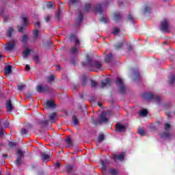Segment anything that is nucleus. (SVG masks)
<instances>
[{"mask_svg":"<svg viewBox=\"0 0 175 175\" xmlns=\"http://www.w3.org/2000/svg\"><path fill=\"white\" fill-rule=\"evenodd\" d=\"M81 65L83 68H95L96 69H100L102 68V63L98 60L92 59L90 55L86 56V59L82 62Z\"/></svg>","mask_w":175,"mask_h":175,"instance_id":"nucleus-1","label":"nucleus"},{"mask_svg":"<svg viewBox=\"0 0 175 175\" xmlns=\"http://www.w3.org/2000/svg\"><path fill=\"white\" fill-rule=\"evenodd\" d=\"M142 98L143 99H146V100H151L153 99L154 100H155V102H157L158 103L161 102V96L158 95L154 96V94H152V92H151L148 93H144L142 95Z\"/></svg>","mask_w":175,"mask_h":175,"instance_id":"nucleus-2","label":"nucleus"},{"mask_svg":"<svg viewBox=\"0 0 175 175\" xmlns=\"http://www.w3.org/2000/svg\"><path fill=\"white\" fill-rule=\"evenodd\" d=\"M116 84L118 87H119V92L120 94H124L126 91V89L125 88V85H124V81L121 78L118 77L116 81Z\"/></svg>","mask_w":175,"mask_h":175,"instance_id":"nucleus-3","label":"nucleus"},{"mask_svg":"<svg viewBox=\"0 0 175 175\" xmlns=\"http://www.w3.org/2000/svg\"><path fill=\"white\" fill-rule=\"evenodd\" d=\"M161 31L162 32H169V23L166 19H163L161 23Z\"/></svg>","mask_w":175,"mask_h":175,"instance_id":"nucleus-4","label":"nucleus"},{"mask_svg":"<svg viewBox=\"0 0 175 175\" xmlns=\"http://www.w3.org/2000/svg\"><path fill=\"white\" fill-rule=\"evenodd\" d=\"M36 91H37V92L42 94L43 92H47L50 91V88L47 85H45L44 86L38 85L36 87Z\"/></svg>","mask_w":175,"mask_h":175,"instance_id":"nucleus-5","label":"nucleus"},{"mask_svg":"<svg viewBox=\"0 0 175 175\" xmlns=\"http://www.w3.org/2000/svg\"><path fill=\"white\" fill-rule=\"evenodd\" d=\"M111 85V78H107L101 81V88H106Z\"/></svg>","mask_w":175,"mask_h":175,"instance_id":"nucleus-6","label":"nucleus"},{"mask_svg":"<svg viewBox=\"0 0 175 175\" xmlns=\"http://www.w3.org/2000/svg\"><path fill=\"white\" fill-rule=\"evenodd\" d=\"M98 122V124H100V125L103 122H109V119H107V118L106 117V113L105 112H103L100 115Z\"/></svg>","mask_w":175,"mask_h":175,"instance_id":"nucleus-7","label":"nucleus"},{"mask_svg":"<svg viewBox=\"0 0 175 175\" xmlns=\"http://www.w3.org/2000/svg\"><path fill=\"white\" fill-rule=\"evenodd\" d=\"M125 158V153H121L120 154H113V159L114 162H117V161H120L122 162Z\"/></svg>","mask_w":175,"mask_h":175,"instance_id":"nucleus-8","label":"nucleus"},{"mask_svg":"<svg viewBox=\"0 0 175 175\" xmlns=\"http://www.w3.org/2000/svg\"><path fill=\"white\" fill-rule=\"evenodd\" d=\"M126 130V127L120 123H117L115 126L116 132H124Z\"/></svg>","mask_w":175,"mask_h":175,"instance_id":"nucleus-9","label":"nucleus"},{"mask_svg":"<svg viewBox=\"0 0 175 175\" xmlns=\"http://www.w3.org/2000/svg\"><path fill=\"white\" fill-rule=\"evenodd\" d=\"M122 18V16L120 13V12H116L113 14V20L116 21V23H118V21H121Z\"/></svg>","mask_w":175,"mask_h":175,"instance_id":"nucleus-10","label":"nucleus"},{"mask_svg":"<svg viewBox=\"0 0 175 175\" xmlns=\"http://www.w3.org/2000/svg\"><path fill=\"white\" fill-rule=\"evenodd\" d=\"M36 124H38V125H40L41 128H44V126H47L49 125V120H42L38 119L36 120Z\"/></svg>","mask_w":175,"mask_h":175,"instance_id":"nucleus-11","label":"nucleus"},{"mask_svg":"<svg viewBox=\"0 0 175 175\" xmlns=\"http://www.w3.org/2000/svg\"><path fill=\"white\" fill-rule=\"evenodd\" d=\"M93 10L94 12H95V13L103 14V10H102V4H97Z\"/></svg>","mask_w":175,"mask_h":175,"instance_id":"nucleus-12","label":"nucleus"},{"mask_svg":"<svg viewBox=\"0 0 175 175\" xmlns=\"http://www.w3.org/2000/svg\"><path fill=\"white\" fill-rule=\"evenodd\" d=\"M52 107H55V104L53 100H48L44 106V109H51Z\"/></svg>","mask_w":175,"mask_h":175,"instance_id":"nucleus-13","label":"nucleus"},{"mask_svg":"<svg viewBox=\"0 0 175 175\" xmlns=\"http://www.w3.org/2000/svg\"><path fill=\"white\" fill-rule=\"evenodd\" d=\"M16 46V42L14 41H12L11 42L7 44L5 49L8 51H10V50H13L14 46Z\"/></svg>","mask_w":175,"mask_h":175,"instance_id":"nucleus-14","label":"nucleus"},{"mask_svg":"<svg viewBox=\"0 0 175 175\" xmlns=\"http://www.w3.org/2000/svg\"><path fill=\"white\" fill-rule=\"evenodd\" d=\"M5 107L8 109V111H13V105L12 104V100H8L5 103Z\"/></svg>","mask_w":175,"mask_h":175,"instance_id":"nucleus-15","label":"nucleus"},{"mask_svg":"<svg viewBox=\"0 0 175 175\" xmlns=\"http://www.w3.org/2000/svg\"><path fill=\"white\" fill-rule=\"evenodd\" d=\"M105 62H107V63H110L113 61V54L111 53H109L108 55H107L105 57V59H104Z\"/></svg>","mask_w":175,"mask_h":175,"instance_id":"nucleus-16","label":"nucleus"},{"mask_svg":"<svg viewBox=\"0 0 175 175\" xmlns=\"http://www.w3.org/2000/svg\"><path fill=\"white\" fill-rule=\"evenodd\" d=\"M161 139H170L172 137V134L169 131L164 132L161 134Z\"/></svg>","mask_w":175,"mask_h":175,"instance_id":"nucleus-17","label":"nucleus"},{"mask_svg":"<svg viewBox=\"0 0 175 175\" xmlns=\"http://www.w3.org/2000/svg\"><path fill=\"white\" fill-rule=\"evenodd\" d=\"M14 163L16 166H17L18 167H20V166H21V164L23 163V159L20 157H16V159L14 161Z\"/></svg>","mask_w":175,"mask_h":175,"instance_id":"nucleus-18","label":"nucleus"},{"mask_svg":"<svg viewBox=\"0 0 175 175\" xmlns=\"http://www.w3.org/2000/svg\"><path fill=\"white\" fill-rule=\"evenodd\" d=\"M5 75H10V73H12V66L8 65L5 66Z\"/></svg>","mask_w":175,"mask_h":175,"instance_id":"nucleus-19","label":"nucleus"},{"mask_svg":"<svg viewBox=\"0 0 175 175\" xmlns=\"http://www.w3.org/2000/svg\"><path fill=\"white\" fill-rule=\"evenodd\" d=\"M70 53L72 55H76L77 54V48L76 46H72L70 49Z\"/></svg>","mask_w":175,"mask_h":175,"instance_id":"nucleus-20","label":"nucleus"},{"mask_svg":"<svg viewBox=\"0 0 175 175\" xmlns=\"http://www.w3.org/2000/svg\"><path fill=\"white\" fill-rule=\"evenodd\" d=\"M23 58H27V57H28V55H29V54H31V49H29V48L26 49V50H25L23 51Z\"/></svg>","mask_w":175,"mask_h":175,"instance_id":"nucleus-21","label":"nucleus"},{"mask_svg":"<svg viewBox=\"0 0 175 175\" xmlns=\"http://www.w3.org/2000/svg\"><path fill=\"white\" fill-rule=\"evenodd\" d=\"M55 18L57 21H59V20L61 19V9H59V8L57 9V11L56 12Z\"/></svg>","mask_w":175,"mask_h":175,"instance_id":"nucleus-22","label":"nucleus"},{"mask_svg":"<svg viewBox=\"0 0 175 175\" xmlns=\"http://www.w3.org/2000/svg\"><path fill=\"white\" fill-rule=\"evenodd\" d=\"M148 114V111L146 109L139 112V117H146Z\"/></svg>","mask_w":175,"mask_h":175,"instance_id":"nucleus-23","label":"nucleus"},{"mask_svg":"<svg viewBox=\"0 0 175 175\" xmlns=\"http://www.w3.org/2000/svg\"><path fill=\"white\" fill-rule=\"evenodd\" d=\"M55 118H57V113H53L51 115L49 116V120L51 122H55Z\"/></svg>","mask_w":175,"mask_h":175,"instance_id":"nucleus-24","label":"nucleus"},{"mask_svg":"<svg viewBox=\"0 0 175 175\" xmlns=\"http://www.w3.org/2000/svg\"><path fill=\"white\" fill-rule=\"evenodd\" d=\"M13 32H14V29L13 27H10L7 31V36L8 38H12V35H13Z\"/></svg>","mask_w":175,"mask_h":175,"instance_id":"nucleus-25","label":"nucleus"},{"mask_svg":"<svg viewBox=\"0 0 175 175\" xmlns=\"http://www.w3.org/2000/svg\"><path fill=\"white\" fill-rule=\"evenodd\" d=\"M16 152L18 154L17 158H21V159L24 158V152H23V151L21 149H18Z\"/></svg>","mask_w":175,"mask_h":175,"instance_id":"nucleus-26","label":"nucleus"},{"mask_svg":"<svg viewBox=\"0 0 175 175\" xmlns=\"http://www.w3.org/2000/svg\"><path fill=\"white\" fill-rule=\"evenodd\" d=\"M120 31L121 30L118 27H113L112 33H113V35H118V33H120Z\"/></svg>","mask_w":175,"mask_h":175,"instance_id":"nucleus-27","label":"nucleus"},{"mask_svg":"<svg viewBox=\"0 0 175 175\" xmlns=\"http://www.w3.org/2000/svg\"><path fill=\"white\" fill-rule=\"evenodd\" d=\"M40 157H41V159L43 161H46V159H49V158H50V155L49 154H44V153H42Z\"/></svg>","mask_w":175,"mask_h":175,"instance_id":"nucleus-28","label":"nucleus"},{"mask_svg":"<svg viewBox=\"0 0 175 175\" xmlns=\"http://www.w3.org/2000/svg\"><path fill=\"white\" fill-rule=\"evenodd\" d=\"M87 85V77L83 76L82 77V80H81V85L82 87H84Z\"/></svg>","mask_w":175,"mask_h":175,"instance_id":"nucleus-29","label":"nucleus"},{"mask_svg":"<svg viewBox=\"0 0 175 175\" xmlns=\"http://www.w3.org/2000/svg\"><path fill=\"white\" fill-rule=\"evenodd\" d=\"M100 163L102 165V168H101L102 172L105 173V172H106V169H107L106 165H105V161L103 160H101Z\"/></svg>","mask_w":175,"mask_h":175,"instance_id":"nucleus-30","label":"nucleus"},{"mask_svg":"<svg viewBox=\"0 0 175 175\" xmlns=\"http://www.w3.org/2000/svg\"><path fill=\"white\" fill-rule=\"evenodd\" d=\"M174 81H175L174 75H171V77H170V80L168 81L170 85H173V83H174Z\"/></svg>","mask_w":175,"mask_h":175,"instance_id":"nucleus-31","label":"nucleus"},{"mask_svg":"<svg viewBox=\"0 0 175 175\" xmlns=\"http://www.w3.org/2000/svg\"><path fill=\"white\" fill-rule=\"evenodd\" d=\"M123 42H120L115 45L116 50H120V49H122Z\"/></svg>","mask_w":175,"mask_h":175,"instance_id":"nucleus-32","label":"nucleus"},{"mask_svg":"<svg viewBox=\"0 0 175 175\" xmlns=\"http://www.w3.org/2000/svg\"><path fill=\"white\" fill-rule=\"evenodd\" d=\"M72 122L74 124V125H79V120H77V118L76 117V116H72Z\"/></svg>","mask_w":175,"mask_h":175,"instance_id":"nucleus-33","label":"nucleus"},{"mask_svg":"<svg viewBox=\"0 0 175 175\" xmlns=\"http://www.w3.org/2000/svg\"><path fill=\"white\" fill-rule=\"evenodd\" d=\"M66 144L68 146H73V142H72V139L70 137H68L66 139Z\"/></svg>","mask_w":175,"mask_h":175,"instance_id":"nucleus-34","label":"nucleus"},{"mask_svg":"<svg viewBox=\"0 0 175 175\" xmlns=\"http://www.w3.org/2000/svg\"><path fill=\"white\" fill-rule=\"evenodd\" d=\"M33 38L34 39H36V38H38V36H39V30H38V29H36L33 31Z\"/></svg>","mask_w":175,"mask_h":175,"instance_id":"nucleus-35","label":"nucleus"},{"mask_svg":"<svg viewBox=\"0 0 175 175\" xmlns=\"http://www.w3.org/2000/svg\"><path fill=\"white\" fill-rule=\"evenodd\" d=\"M54 80H55V76L54 75H49L47 78L49 83H51V81H54Z\"/></svg>","mask_w":175,"mask_h":175,"instance_id":"nucleus-36","label":"nucleus"},{"mask_svg":"<svg viewBox=\"0 0 175 175\" xmlns=\"http://www.w3.org/2000/svg\"><path fill=\"white\" fill-rule=\"evenodd\" d=\"M22 43H27L28 42V36L24 35L22 36V40H21Z\"/></svg>","mask_w":175,"mask_h":175,"instance_id":"nucleus-37","label":"nucleus"},{"mask_svg":"<svg viewBox=\"0 0 175 175\" xmlns=\"http://www.w3.org/2000/svg\"><path fill=\"white\" fill-rule=\"evenodd\" d=\"M27 133H28V131H27V129H22L21 130V135H22L23 136V137L27 136Z\"/></svg>","mask_w":175,"mask_h":175,"instance_id":"nucleus-38","label":"nucleus"},{"mask_svg":"<svg viewBox=\"0 0 175 175\" xmlns=\"http://www.w3.org/2000/svg\"><path fill=\"white\" fill-rule=\"evenodd\" d=\"M105 140V135L103 134H101L98 136V143H102Z\"/></svg>","mask_w":175,"mask_h":175,"instance_id":"nucleus-39","label":"nucleus"},{"mask_svg":"<svg viewBox=\"0 0 175 175\" xmlns=\"http://www.w3.org/2000/svg\"><path fill=\"white\" fill-rule=\"evenodd\" d=\"M83 13L79 12L78 15V23H81L83 18Z\"/></svg>","mask_w":175,"mask_h":175,"instance_id":"nucleus-40","label":"nucleus"},{"mask_svg":"<svg viewBox=\"0 0 175 175\" xmlns=\"http://www.w3.org/2000/svg\"><path fill=\"white\" fill-rule=\"evenodd\" d=\"M77 39V38H76V35H75V33H72L70 35L69 40H70V42H72V40H75Z\"/></svg>","mask_w":175,"mask_h":175,"instance_id":"nucleus-41","label":"nucleus"},{"mask_svg":"<svg viewBox=\"0 0 175 175\" xmlns=\"http://www.w3.org/2000/svg\"><path fill=\"white\" fill-rule=\"evenodd\" d=\"M135 78H134V81H137V80H140V74L139 72H136L135 74Z\"/></svg>","mask_w":175,"mask_h":175,"instance_id":"nucleus-42","label":"nucleus"},{"mask_svg":"<svg viewBox=\"0 0 175 175\" xmlns=\"http://www.w3.org/2000/svg\"><path fill=\"white\" fill-rule=\"evenodd\" d=\"M138 133L140 135V136H144V135H146V131H144V129H139Z\"/></svg>","mask_w":175,"mask_h":175,"instance_id":"nucleus-43","label":"nucleus"},{"mask_svg":"<svg viewBox=\"0 0 175 175\" xmlns=\"http://www.w3.org/2000/svg\"><path fill=\"white\" fill-rule=\"evenodd\" d=\"M90 9H91V4L86 3L85 4V13H87L88 12H89Z\"/></svg>","mask_w":175,"mask_h":175,"instance_id":"nucleus-44","label":"nucleus"},{"mask_svg":"<svg viewBox=\"0 0 175 175\" xmlns=\"http://www.w3.org/2000/svg\"><path fill=\"white\" fill-rule=\"evenodd\" d=\"M5 133H6V131L3 129V128H0V137H3L5 136Z\"/></svg>","mask_w":175,"mask_h":175,"instance_id":"nucleus-45","label":"nucleus"},{"mask_svg":"<svg viewBox=\"0 0 175 175\" xmlns=\"http://www.w3.org/2000/svg\"><path fill=\"white\" fill-rule=\"evenodd\" d=\"M151 12V7L146 5L144 9V13H150Z\"/></svg>","mask_w":175,"mask_h":175,"instance_id":"nucleus-46","label":"nucleus"},{"mask_svg":"<svg viewBox=\"0 0 175 175\" xmlns=\"http://www.w3.org/2000/svg\"><path fill=\"white\" fill-rule=\"evenodd\" d=\"M96 85H98V82H96V81L92 80L91 81V87H92V88H96Z\"/></svg>","mask_w":175,"mask_h":175,"instance_id":"nucleus-47","label":"nucleus"},{"mask_svg":"<svg viewBox=\"0 0 175 175\" xmlns=\"http://www.w3.org/2000/svg\"><path fill=\"white\" fill-rule=\"evenodd\" d=\"M66 170H67V173H70L72 172V170H73V166L72 165H67Z\"/></svg>","mask_w":175,"mask_h":175,"instance_id":"nucleus-48","label":"nucleus"},{"mask_svg":"<svg viewBox=\"0 0 175 175\" xmlns=\"http://www.w3.org/2000/svg\"><path fill=\"white\" fill-rule=\"evenodd\" d=\"M33 59L35 61L36 64H39V55H35Z\"/></svg>","mask_w":175,"mask_h":175,"instance_id":"nucleus-49","label":"nucleus"},{"mask_svg":"<svg viewBox=\"0 0 175 175\" xmlns=\"http://www.w3.org/2000/svg\"><path fill=\"white\" fill-rule=\"evenodd\" d=\"M24 88H25V85H24V84H21V85H18V91H23V90H24Z\"/></svg>","mask_w":175,"mask_h":175,"instance_id":"nucleus-50","label":"nucleus"},{"mask_svg":"<svg viewBox=\"0 0 175 175\" xmlns=\"http://www.w3.org/2000/svg\"><path fill=\"white\" fill-rule=\"evenodd\" d=\"M54 5L53 4V2H49L46 4V8L48 9H53Z\"/></svg>","mask_w":175,"mask_h":175,"instance_id":"nucleus-51","label":"nucleus"},{"mask_svg":"<svg viewBox=\"0 0 175 175\" xmlns=\"http://www.w3.org/2000/svg\"><path fill=\"white\" fill-rule=\"evenodd\" d=\"M8 146H10V147H16L17 144L14 142H10Z\"/></svg>","mask_w":175,"mask_h":175,"instance_id":"nucleus-52","label":"nucleus"},{"mask_svg":"<svg viewBox=\"0 0 175 175\" xmlns=\"http://www.w3.org/2000/svg\"><path fill=\"white\" fill-rule=\"evenodd\" d=\"M109 174L111 175H117V171L114 169H111L109 170Z\"/></svg>","mask_w":175,"mask_h":175,"instance_id":"nucleus-53","label":"nucleus"},{"mask_svg":"<svg viewBox=\"0 0 175 175\" xmlns=\"http://www.w3.org/2000/svg\"><path fill=\"white\" fill-rule=\"evenodd\" d=\"M164 129H165V131H169V129H170V124L166 123L164 125Z\"/></svg>","mask_w":175,"mask_h":175,"instance_id":"nucleus-54","label":"nucleus"},{"mask_svg":"<svg viewBox=\"0 0 175 175\" xmlns=\"http://www.w3.org/2000/svg\"><path fill=\"white\" fill-rule=\"evenodd\" d=\"M18 32L23 33L24 31V27L21 25H18Z\"/></svg>","mask_w":175,"mask_h":175,"instance_id":"nucleus-55","label":"nucleus"},{"mask_svg":"<svg viewBox=\"0 0 175 175\" xmlns=\"http://www.w3.org/2000/svg\"><path fill=\"white\" fill-rule=\"evenodd\" d=\"M23 24H24L25 26L28 24V21L27 20L26 17L23 18Z\"/></svg>","mask_w":175,"mask_h":175,"instance_id":"nucleus-56","label":"nucleus"},{"mask_svg":"<svg viewBox=\"0 0 175 175\" xmlns=\"http://www.w3.org/2000/svg\"><path fill=\"white\" fill-rule=\"evenodd\" d=\"M25 70L26 72H29V70H31V67L29 66V65L27 64V65L25 66Z\"/></svg>","mask_w":175,"mask_h":175,"instance_id":"nucleus-57","label":"nucleus"},{"mask_svg":"<svg viewBox=\"0 0 175 175\" xmlns=\"http://www.w3.org/2000/svg\"><path fill=\"white\" fill-rule=\"evenodd\" d=\"M127 18H128V21H133V17L132 16V15H131V14H129L128 15Z\"/></svg>","mask_w":175,"mask_h":175,"instance_id":"nucleus-58","label":"nucleus"},{"mask_svg":"<svg viewBox=\"0 0 175 175\" xmlns=\"http://www.w3.org/2000/svg\"><path fill=\"white\" fill-rule=\"evenodd\" d=\"M61 165L59 164V162H57L55 164V169H59Z\"/></svg>","mask_w":175,"mask_h":175,"instance_id":"nucleus-59","label":"nucleus"},{"mask_svg":"<svg viewBox=\"0 0 175 175\" xmlns=\"http://www.w3.org/2000/svg\"><path fill=\"white\" fill-rule=\"evenodd\" d=\"M51 19V15H48L46 18H45V21L46 23H49V21H50V20Z\"/></svg>","mask_w":175,"mask_h":175,"instance_id":"nucleus-60","label":"nucleus"},{"mask_svg":"<svg viewBox=\"0 0 175 175\" xmlns=\"http://www.w3.org/2000/svg\"><path fill=\"white\" fill-rule=\"evenodd\" d=\"M35 28H40V22L38 21L34 25Z\"/></svg>","mask_w":175,"mask_h":175,"instance_id":"nucleus-61","label":"nucleus"},{"mask_svg":"<svg viewBox=\"0 0 175 175\" xmlns=\"http://www.w3.org/2000/svg\"><path fill=\"white\" fill-rule=\"evenodd\" d=\"M100 21H101L102 23H107V18L103 17L100 19Z\"/></svg>","mask_w":175,"mask_h":175,"instance_id":"nucleus-62","label":"nucleus"},{"mask_svg":"<svg viewBox=\"0 0 175 175\" xmlns=\"http://www.w3.org/2000/svg\"><path fill=\"white\" fill-rule=\"evenodd\" d=\"M4 128H8L9 126V122L5 121L3 122Z\"/></svg>","mask_w":175,"mask_h":175,"instance_id":"nucleus-63","label":"nucleus"},{"mask_svg":"<svg viewBox=\"0 0 175 175\" xmlns=\"http://www.w3.org/2000/svg\"><path fill=\"white\" fill-rule=\"evenodd\" d=\"M75 46H79V44H80V41L79 40V39H75Z\"/></svg>","mask_w":175,"mask_h":175,"instance_id":"nucleus-64","label":"nucleus"}]
</instances>
